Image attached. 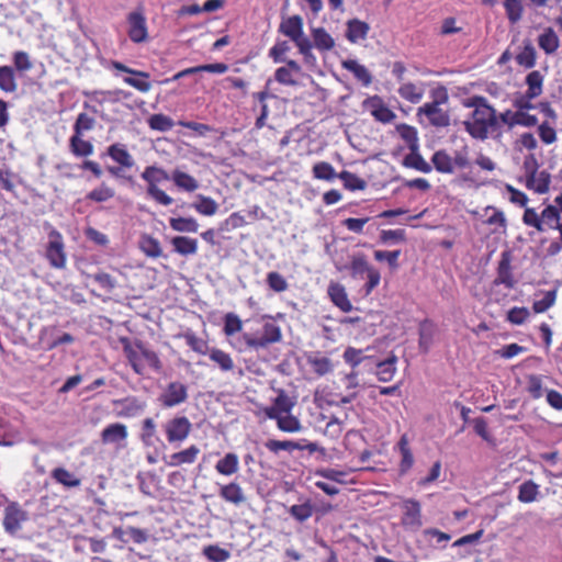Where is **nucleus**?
I'll list each match as a JSON object with an SVG mask.
<instances>
[{
	"instance_id": "obj_1",
	"label": "nucleus",
	"mask_w": 562,
	"mask_h": 562,
	"mask_svg": "<svg viewBox=\"0 0 562 562\" xmlns=\"http://www.w3.org/2000/svg\"><path fill=\"white\" fill-rule=\"evenodd\" d=\"M462 105L473 109L463 122L464 130L474 139L485 140L488 137L499 139L503 135L498 124L497 111L483 95H471L462 100Z\"/></svg>"
},
{
	"instance_id": "obj_2",
	"label": "nucleus",
	"mask_w": 562,
	"mask_h": 562,
	"mask_svg": "<svg viewBox=\"0 0 562 562\" xmlns=\"http://www.w3.org/2000/svg\"><path fill=\"white\" fill-rule=\"evenodd\" d=\"M123 351L133 370L140 375L150 372H160L162 366L156 352L136 341L132 344L128 338H121Z\"/></svg>"
},
{
	"instance_id": "obj_3",
	"label": "nucleus",
	"mask_w": 562,
	"mask_h": 562,
	"mask_svg": "<svg viewBox=\"0 0 562 562\" xmlns=\"http://www.w3.org/2000/svg\"><path fill=\"white\" fill-rule=\"evenodd\" d=\"M431 101L424 103L417 109V116H425L429 125L443 128L450 125V114L441 105L449 101L448 90L443 86H439L430 91Z\"/></svg>"
},
{
	"instance_id": "obj_4",
	"label": "nucleus",
	"mask_w": 562,
	"mask_h": 562,
	"mask_svg": "<svg viewBox=\"0 0 562 562\" xmlns=\"http://www.w3.org/2000/svg\"><path fill=\"white\" fill-rule=\"evenodd\" d=\"M261 319L263 322L261 335L256 336L248 333L243 335L244 346L255 351L267 349L282 340L281 327L274 322L273 317L263 315Z\"/></svg>"
},
{
	"instance_id": "obj_5",
	"label": "nucleus",
	"mask_w": 562,
	"mask_h": 562,
	"mask_svg": "<svg viewBox=\"0 0 562 562\" xmlns=\"http://www.w3.org/2000/svg\"><path fill=\"white\" fill-rule=\"evenodd\" d=\"M47 229V243L44 247V257L48 265L57 270H64L67 267V251L63 234L52 224L45 223Z\"/></svg>"
},
{
	"instance_id": "obj_6",
	"label": "nucleus",
	"mask_w": 562,
	"mask_h": 562,
	"mask_svg": "<svg viewBox=\"0 0 562 562\" xmlns=\"http://www.w3.org/2000/svg\"><path fill=\"white\" fill-rule=\"evenodd\" d=\"M348 270L353 279L367 278V282L363 285L366 295H370L381 282L380 271L374 266L370 265L367 256L362 252L353 254L350 257Z\"/></svg>"
},
{
	"instance_id": "obj_7",
	"label": "nucleus",
	"mask_w": 562,
	"mask_h": 562,
	"mask_svg": "<svg viewBox=\"0 0 562 562\" xmlns=\"http://www.w3.org/2000/svg\"><path fill=\"white\" fill-rule=\"evenodd\" d=\"M105 155L116 164V166H108L106 171L116 179L133 183L134 177L127 175V170L134 167L135 160L126 146L121 143L112 144L106 148Z\"/></svg>"
},
{
	"instance_id": "obj_8",
	"label": "nucleus",
	"mask_w": 562,
	"mask_h": 562,
	"mask_svg": "<svg viewBox=\"0 0 562 562\" xmlns=\"http://www.w3.org/2000/svg\"><path fill=\"white\" fill-rule=\"evenodd\" d=\"M142 178L147 183V194L161 205H170L172 198L162 189V186L169 181L168 173L157 167L148 166L142 173Z\"/></svg>"
},
{
	"instance_id": "obj_9",
	"label": "nucleus",
	"mask_w": 562,
	"mask_h": 562,
	"mask_svg": "<svg viewBox=\"0 0 562 562\" xmlns=\"http://www.w3.org/2000/svg\"><path fill=\"white\" fill-rule=\"evenodd\" d=\"M27 519V512L18 503L12 502L4 508L3 528L7 533L14 536L21 530L23 522Z\"/></svg>"
},
{
	"instance_id": "obj_10",
	"label": "nucleus",
	"mask_w": 562,
	"mask_h": 562,
	"mask_svg": "<svg viewBox=\"0 0 562 562\" xmlns=\"http://www.w3.org/2000/svg\"><path fill=\"white\" fill-rule=\"evenodd\" d=\"M363 108L375 121L389 124L396 119V114L385 104L379 95H372L363 101Z\"/></svg>"
},
{
	"instance_id": "obj_11",
	"label": "nucleus",
	"mask_w": 562,
	"mask_h": 562,
	"mask_svg": "<svg viewBox=\"0 0 562 562\" xmlns=\"http://www.w3.org/2000/svg\"><path fill=\"white\" fill-rule=\"evenodd\" d=\"M127 34L133 43H143L148 37L146 18L142 10H136L127 15Z\"/></svg>"
},
{
	"instance_id": "obj_12",
	"label": "nucleus",
	"mask_w": 562,
	"mask_h": 562,
	"mask_svg": "<svg viewBox=\"0 0 562 562\" xmlns=\"http://www.w3.org/2000/svg\"><path fill=\"white\" fill-rule=\"evenodd\" d=\"M294 406L295 402L283 390H280L272 404L263 407L262 412L267 418L274 420L280 416L291 413Z\"/></svg>"
},
{
	"instance_id": "obj_13",
	"label": "nucleus",
	"mask_w": 562,
	"mask_h": 562,
	"mask_svg": "<svg viewBox=\"0 0 562 562\" xmlns=\"http://www.w3.org/2000/svg\"><path fill=\"white\" fill-rule=\"evenodd\" d=\"M403 515L401 524L404 527L419 528L422 526L420 503L414 498H406L402 503Z\"/></svg>"
},
{
	"instance_id": "obj_14",
	"label": "nucleus",
	"mask_w": 562,
	"mask_h": 562,
	"mask_svg": "<svg viewBox=\"0 0 562 562\" xmlns=\"http://www.w3.org/2000/svg\"><path fill=\"white\" fill-rule=\"evenodd\" d=\"M526 188L538 194H546L550 190L551 175L547 170L538 171L537 167L527 172Z\"/></svg>"
},
{
	"instance_id": "obj_15",
	"label": "nucleus",
	"mask_w": 562,
	"mask_h": 562,
	"mask_svg": "<svg viewBox=\"0 0 562 562\" xmlns=\"http://www.w3.org/2000/svg\"><path fill=\"white\" fill-rule=\"evenodd\" d=\"M327 294L331 303L341 312L349 313L352 311V304L348 297L346 288L341 283L331 281L328 284Z\"/></svg>"
},
{
	"instance_id": "obj_16",
	"label": "nucleus",
	"mask_w": 562,
	"mask_h": 562,
	"mask_svg": "<svg viewBox=\"0 0 562 562\" xmlns=\"http://www.w3.org/2000/svg\"><path fill=\"white\" fill-rule=\"evenodd\" d=\"M512 256L509 251H503L497 267V277L494 280L496 285L503 284L507 289L515 286V279L512 273Z\"/></svg>"
},
{
	"instance_id": "obj_17",
	"label": "nucleus",
	"mask_w": 562,
	"mask_h": 562,
	"mask_svg": "<svg viewBox=\"0 0 562 562\" xmlns=\"http://www.w3.org/2000/svg\"><path fill=\"white\" fill-rule=\"evenodd\" d=\"M301 70L302 68L297 61L289 59L286 66L276 69L274 79L280 85L294 87L299 83L294 75L301 74Z\"/></svg>"
},
{
	"instance_id": "obj_18",
	"label": "nucleus",
	"mask_w": 562,
	"mask_h": 562,
	"mask_svg": "<svg viewBox=\"0 0 562 562\" xmlns=\"http://www.w3.org/2000/svg\"><path fill=\"white\" fill-rule=\"evenodd\" d=\"M369 31L370 25L367 22L359 19H350L346 23L345 36L350 43L356 44L366 40Z\"/></svg>"
},
{
	"instance_id": "obj_19",
	"label": "nucleus",
	"mask_w": 562,
	"mask_h": 562,
	"mask_svg": "<svg viewBox=\"0 0 562 562\" xmlns=\"http://www.w3.org/2000/svg\"><path fill=\"white\" fill-rule=\"evenodd\" d=\"M419 339L418 347L423 353H428L437 334V326L434 322L425 319L419 324Z\"/></svg>"
},
{
	"instance_id": "obj_20",
	"label": "nucleus",
	"mask_w": 562,
	"mask_h": 562,
	"mask_svg": "<svg viewBox=\"0 0 562 562\" xmlns=\"http://www.w3.org/2000/svg\"><path fill=\"white\" fill-rule=\"evenodd\" d=\"M271 82H272V80L268 79L266 82V86H265V90L252 93L254 100L257 101L260 105V114L257 117L256 123H255L257 128H262L266 125V120L269 114V108L267 104V100L270 98H274V95L272 93H270V91H269Z\"/></svg>"
},
{
	"instance_id": "obj_21",
	"label": "nucleus",
	"mask_w": 562,
	"mask_h": 562,
	"mask_svg": "<svg viewBox=\"0 0 562 562\" xmlns=\"http://www.w3.org/2000/svg\"><path fill=\"white\" fill-rule=\"evenodd\" d=\"M218 494L222 499L235 506H239L246 502L244 490L236 482L222 485Z\"/></svg>"
},
{
	"instance_id": "obj_22",
	"label": "nucleus",
	"mask_w": 562,
	"mask_h": 562,
	"mask_svg": "<svg viewBox=\"0 0 562 562\" xmlns=\"http://www.w3.org/2000/svg\"><path fill=\"white\" fill-rule=\"evenodd\" d=\"M116 404L121 406L119 416L127 418L140 415L146 407V403L144 401L134 396L117 401Z\"/></svg>"
},
{
	"instance_id": "obj_23",
	"label": "nucleus",
	"mask_w": 562,
	"mask_h": 562,
	"mask_svg": "<svg viewBox=\"0 0 562 562\" xmlns=\"http://www.w3.org/2000/svg\"><path fill=\"white\" fill-rule=\"evenodd\" d=\"M279 31L292 41H296L303 35V19L296 14L289 16L281 22Z\"/></svg>"
},
{
	"instance_id": "obj_24",
	"label": "nucleus",
	"mask_w": 562,
	"mask_h": 562,
	"mask_svg": "<svg viewBox=\"0 0 562 562\" xmlns=\"http://www.w3.org/2000/svg\"><path fill=\"white\" fill-rule=\"evenodd\" d=\"M127 428L124 424L114 423L108 425L101 432L103 443H116L127 438Z\"/></svg>"
},
{
	"instance_id": "obj_25",
	"label": "nucleus",
	"mask_w": 562,
	"mask_h": 562,
	"mask_svg": "<svg viewBox=\"0 0 562 562\" xmlns=\"http://www.w3.org/2000/svg\"><path fill=\"white\" fill-rule=\"evenodd\" d=\"M341 67L355 76V78L364 87L372 83V76L368 68L359 64L356 59H347L341 61Z\"/></svg>"
},
{
	"instance_id": "obj_26",
	"label": "nucleus",
	"mask_w": 562,
	"mask_h": 562,
	"mask_svg": "<svg viewBox=\"0 0 562 562\" xmlns=\"http://www.w3.org/2000/svg\"><path fill=\"white\" fill-rule=\"evenodd\" d=\"M539 47L548 55L554 54L559 46L560 40L552 27H547L538 37Z\"/></svg>"
},
{
	"instance_id": "obj_27",
	"label": "nucleus",
	"mask_w": 562,
	"mask_h": 562,
	"mask_svg": "<svg viewBox=\"0 0 562 562\" xmlns=\"http://www.w3.org/2000/svg\"><path fill=\"white\" fill-rule=\"evenodd\" d=\"M215 470L218 474L231 476L239 470V458L234 452L226 453L215 464Z\"/></svg>"
},
{
	"instance_id": "obj_28",
	"label": "nucleus",
	"mask_w": 562,
	"mask_h": 562,
	"mask_svg": "<svg viewBox=\"0 0 562 562\" xmlns=\"http://www.w3.org/2000/svg\"><path fill=\"white\" fill-rule=\"evenodd\" d=\"M398 450L401 452L400 472L406 473L414 464V456L409 448V439L406 434L402 435L397 442Z\"/></svg>"
},
{
	"instance_id": "obj_29",
	"label": "nucleus",
	"mask_w": 562,
	"mask_h": 562,
	"mask_svg": "<svg viewBox=\"0 0 562 562\" xmlns=\"http://www.w3.org/2000/svg\"><path fill=\"white\" fill-rule=\"evenodd\" d=\"M397 357L395 355L390 356L383 361L376 362L375 374L381 382H389L393 379L396 372Z\"/></svg>"
},
{
	"instance_id": "obj_30",
	"label": "nucleus",
	"mask_w": 562,
	"mask_h": 562,
	"mask_svg": "<svg viewBox=\"0 0 562 562\" xmlns=\"http://www.w3.org/2000/svg\"><path fill=\"white\" fill-rule=\"evenodd\" d=\"M114 196L115 190L105 182H101L98 187H95L86 194L85 200L95 203H104L110 201Z\"/></svg>"
},
{
	"instance_id": "obj_31",
	"label": "nucleus",
	"mask_w": 562,
	"mask_h": 562,
	"mask_svg": "<svg viewBox=\"0 0 562 562\" xmlns=\"http://www.w3.org/2000/svg\"><path fill=\"white\" fill-rule=\"evenodd\" d=\"M451 161V155L445 149L435 151L431 157L434 168L440 173L451 175L454 172Z\"/></svg>"
},
{
	"instance_id": "obj_32",
	"label": "nucleus",
	"mask_w": 562,
	"mask_h": 562,
	"mask_svg": "<svg viewBox=\"0 0 562 562\" xmlns=\"http://www.w3.org/2000/svg\"><path fill=\"white\" fill-rule=\"evenodd\" d=\"M70 151L77 157H88L93 154V145L91 142L82 138V135L72 134L69 139Z\"/></svg>"
},
{
	"instance_id": "obj_33",
	"label": "nucleus",
	"mask_w": 562,
	"mask_h": 562,
	"mask_svg": "<svg viewBox=\"0 0 562 562\" xmlns=\"http://www.w3.org/2000/svg\"><path fill=\"white\" fill-rule=\"evenodd\" d=\"M314 46L321 52H328L335 47V40L324 27L312 29Z\"/></svg>"
},
{
	"instance_id": "obj_34",
	"label": "nucleus",
	"mask_w": 562,
	"mask_h": 562,
	"mask_svg": "<svg viewBox=\"0 0 562 562\" xmlns=\"http://www.w3.org/2000/svg\"><path fill=\"white\" fill-rule=\"evenodd\" d=\"M400 97L413 104L418 103L424 97V89L414 82H404L397 90Z\"/></svg>"
},
{
	"instance_id": "obj_35",
	"label": "nucleus",
	"mask_w": 562,
	"mask_h": 562,
	"mask_svg": "<svg viewBox=\"0 0 562 562\" xmlns=\"http://www.w3.org/2000/svg\"><path fill=\"white\" fill-rule=\"evenodd\" d=\"M207 355L210 360L217 364L218 368L224 372L232 371L235 368L232 356L222 349L211 348Z\"/></svg>"
},
{
	"instance_id": "obj_36",
	"label": "nucleus",
	"mask_w": 562,
	"mask_h": 562,
	"mask_svg": "<svg viewBox=\"0 0 562 562\" xmlns=\"http://www.w3.org/2000/svg\"><path fill=\"white\" fill-rule=\"evenodd\" d=\"M307 363L318 376L328 374L334 368L331 360L319 353L307 356Z\"/></svg>"
},
{
	"instance_id": "obj_37",
	"label": "nucleus",
	"mask_w": 562,
	"mask_h": 562,
	"mask_svg": "<svg viewBox=\"0 0 562 562\" xmlns=\"http://www.w3.org/2000/svg\"><path fill=\"white\" fill-rule=\"evenodd\" d=\"M403 166L406 168L418 170L424 173H429L432 169L430 164H428L424 159V157L418 153L417 149L411 150V153L404 157Z\"/></svg>"
},
{
	"instance_id": "obj_38",
	"label": "nucleus",
	"mask_w": 562,
	"mask_h": 562,
	"mask_svg": "<svg viewBox=\"0 0 562 562\" xmlns=\"http://www.w3.org/2000/svg\"><path fill=\"white\" fill-rule=\"evenodd\" d=\"M52 477L65 487H78L81 480L65 468H56L52 471Z\"/></svg>"
},
{
	"instance_id": "obj_39",
	"label": "nucleus",
	"mask_w": 562,
	"mask_h": 562,
	"mask_svg": "<svg viewBox=\"0 0 562 562\" xmlns=\"http://www.w3.org/2000/svg\"><path fill=\"white\" fill-rule=\"evenodd\" d=\"M0 89L13 93L18 89L14 69L10 66H0Z\"/></svg>"
},
{
	"instance_id": "obj_40",
	"label": "nucleus",
	"mask_w": 562,
	"mask_h": 562,
	"mask_svg": "<svg viewBox=\"0 0 562 562\" xmlns=\"http://www.w3.org/2000/svg\"><path fill=\"white\" fill-rule=\"evenodd\" d=\"M265 447L272 453L277 454L281 450L293 452L294 450H302L304 446L300 445L293 440H277V439H268L265 442Z\"/></svg>"
},
{
	"instance_id": "obj_41",
	"label": "nucleus",
	"mask_w": 562,
	"mask_h": 562,
	"mask_svg": "<svg viewBox=\"0 0 562 562\" xmlns=\"http://www.w3.org/2000/svg\"><path fill=\"white\" fill-rule=\"evenodd\" d=\"M228 70V65L224 63L205 64L196 67L188 68L178 72V79L195 72H212L225 74Z\"/></svg>"
},
{
	"instance_id": "obj_42",
	"label": "nucleus",
	"mask_w": 562,
	"mask_h": 562,
	"mask_svg": "<svg viewBox=\"0 0 562 562\" xmlns=\"http://www.w3.org/2000/svg\"><path fill=\"white\" fill-rule=\"evenodd\" d=\"M99 288L106 294H111L117 286L116 279L105 271H98L89 276Z\"/></svg>"
},
{
	"instance_id": "obj_43",
	"label": "nucleus",
	"mask_w": 562,
	"mask_h": 562,
	"mask_svg": "<svg viewBox=\"0 0 562 562\" xmlns=\"http://www.w3.org/2000/svg\"><path fill=\"white\" fill-rule=\"evenodd\" d=\"M338 178L342 181L344 187L349 191H362L367 188V182L350 171H340L338 173Z\"/></svg>"
},
{
	"instance_id": "obj_44",
	"label": "nucleus",
	"mask_w": 562,
	"mask_h": 562,
	"mask_svg": "<svg viewBox=\"0 0 562 562\" xmlns=\"http://www.w3.org/2000/svg\"><path fill=\"white\" fill-rule=\"evenodd\" d=\"M288 513L292 518H294L299 522H304L308 520L314 514V506L310 501L304 502L303 504L292 505Z\"/></svg>"
},
{
	"instance_id": "obj_45",
	"label": "nucleus",
	"mask_w": 562,
	"mask_h": 562,
	"mask_svg": "<svg viewBox=\"0 0 562 562\" xmlns=\"http://www.w3.org/2000/svg\"><path fill=\"white\" fill-rule=\"evenodd\" d=\"M539 486L532 480H528L520 484L518 490V501L525 504L532 503L537 499Z\"/></svg>"
},
{
	"instance_id": "obj_46",
	"label": "nucleus",
	"mask_w": 562,
	"mask_h": 562,
	"mask_svg": "<svg viewBox=\"0 0 562 562\" xmlns=\"http://www.w3.org/2000/svg\"><path fill=\"white\" fill-rule=\"evenodd\" d=\"M193 207L198 213L205 216H212L216 214L218 210V205L215 200L202 194L198 195V200L193 203Z\"/></svg>"
},
{
	"instance_id": "obj_47",
	"label": "nucleus",
	"mask_w": 562,
	"mask_h": 562,
	"mask_svg": "<svg viewBox=\"0 0 562 562\" xmlns=\"http://www.w3.org/2000/svg\"><path fill=\"white\" fill-rule=\"evenodd\" d=\"M503 5L508 21L513 24L519 22L524 14V4L521 0H504Z\"/></svg>"
},
{
	"instance_id": "obj_48",
	"label": "nucleus",
	"mask_w": 562,
	"mask_h": 562,
	"mask_svg": "<svg viewBox=\"0 0 562 562\" xmlns=\"http://www.w3.org/2000/svg\"><path fill=\"white\" fill-rule=\"evenodd\" d=\"M542 226L547 225L549 228L554 229V226L562 224L560 210L555 205H547L540 214Z\"/></svg>"
},
{
	"instance_id": "obj_49",
	"label": "nucleus",
	"mask_w": 562,
	"mask_h": 562,
	"mask_svg": "<svg viewBox=\"0 0 562 562\" xmlns=\"http://www.w3.org/2000/svg\"><path fill=\"white\" fill-rule=\"evenodd\" d=\"M543 76L539 70L530 71L526 77L527 90L530 95L539 97L543 91Z\"/></svg>"
},
{
	"instance_id": "obj_50",
	"label": "nucleus",
	"mask_w": 562,
	"mask_h": 562,
	"mask_svg": "<svg viewBox=\"0 0 562 562\" xmlns=\"http://www.w3.org/2000/svg\"><path fill=\"white\" fill-rule=\"evenodd\" d=\"M278 428L283 432H297L302 429L300 419L291 413L274 419Z\"/></svg>"
},
{
	"instance_id": "obj_51",
	"label": "nucleus",
	"mask_w": 562,
	"mask_h": 562,
	"mask_svg": "<svg viewBox=\"0 0 562 562\" xmlns=\"http://www.w3.org/2000/svg\"><path fill=\"white\" fill-rule=\"evenodd\" d=\"M313 176L318 180L331 181L338 173H336L334 167L327 161H318L313 166Z\"/></svg>"
},
{
	"instance_id": "obj_52",
	"label": "nucleus",
	"mask_w": 562,
	"mask_h": 562,
	"mask_svg": "<svg viewBox=\"0 0 562 562\" xmlns=\"http://www.w3.org/2000/svg\"><path fill=\"white\" fill-rule=\"evenodd\" d=\"M400 136L408 144L411 150L418 149L417 130L414 126L402 123L396 126Z\"/></svg>"
},
{
	"instance_id": "obj_53",
	"label": "nucleus",
	"mask_w": 562,
	"mask_h": 562,
	"mask_svg": "<svg viewBox=\"0 0 562 562\" xmlns=\"http://www.w3.org/2000/svg\"><path fill=\"white\" fill-rule=\"evenodd\" d=\"M138 244L140 250L149 257L156 258L161 254L159 241L149 235H143Z\"/></svg>"
},
{
	"instance_id": "obj_54",
	"label": "nucleus",
	"mask_w": 562,
	"mask_h": 562,
	"mask_svg": "<svg viewBox=\"0 0 562 562\" xmlns=\"http://www.w3.org/2000/svg\"><path fill=\"white\" fill-rule=\"evenodd\" d=\"M342 358L347 364L352 369H356L364 360H371L372 357L363 355L361 349L353 347H347L344 351Z\"/></svg>"
},
{
	"instance_id": "obj_55",
	"label": "nucleus",
	"mask_w": 562,
	"mask_h": 562,
	"mask_svg": "<svg viewBox=\"0 0 562 562\" xmlns=\"http://www.w3.org/2000/svg\"><path fill=\"white\" fill-rule=\"evenodd\" d=\"M241 329L243 322L238 315H236L235 313L225 314L223 333L225 334L226 337H232L235 334L241 331Z\"/></svg>"
},
{
	"instance_id": "obj_56",
	"label": "nucleus",
	"mask_w": 562,
	"mask_h": 562,
	"mask_svg": "<svg viewBox=\"0 0 562 562\" xmlns=\"http://www.w3.org/2000/svg\"><path fill=\"white\" fill-rule=\"evenodd\" d=\"M536 57L535 47L531 44H527L521 52L517 54L516 61L525 68H532L536 65Z\"/></svg>"
},
{
	"instance_id": "obj_57",
	"label": "nucleus",
	"mask_w": 562,
	"mask_h": 562,
	"mask_svg": "<svg viewBox=\"0 0 562 562\" xmlns=\"http://www.w3.org/2000/svg\"><path fill=\"white\" fill-rule=\"evenodd\" d=\"M374 259L379 262L385 261L392 270L398 268V258L401 250H375L373 252Z\"/></svg>"
},
{
	"instance_id": "obj_58",
	"label": "nucleus",
	"mask_w": 562,
	"mask_h": 562,
	"mask_svg": "<svg viewBox=\"0 0 562 562\" xmlns=\"http://www.w3.org/2000/svg\"><path fill=\"white\" fill-rule=\"evenodd\" d=\"M203 554L206 557L207 560L212 562H225L231 557L228 550L215 544L204 547Z\"/></svg>"
},
{
	"instance_id": "obj_59",
	"label": "nucleus",
	"mask_w": 562,
	"mask_h": 562,
	"mask_svg": "<svg viewBox=\"0 0 562 562\" xmlns=\"http://www.w3.org/2000/svg\"><path fill=\"white\" fill-rule=\"evenodd\" d=\"M522 223L526 226L533 227L537 232L542 233L546 231V227L542 226V220L540 218V215L532 207H525L522 214Z\"/></svg>"
},
{
	"instance_id": "obj_60",
	"label": "nucleus",
	"mask_w": 562,
	"mask_h": 562,
	"mask_svg": "<svg viewBox=\"0 0 562 562\" xmlns=\"http://www.w3.org/2000/svg\"><path fill=\"white\" fill-rule=\"evenodd\" d=\"M406 232L402 228L397 229H383L380 233V243L389 245L392 243H405Z\"/></svg>"
},
{
	"instance_id": "obj_61",
	"label": "nucleus",
	"mask_w": 562,
	"mask_h": 562,
	"mask_svg": "<svg viewBox=\"0 0 562 562\" xmlns=\"http://www.w3.org/2000/svg\"><path fill=\"white\" fill-rule=\"evenodd\" d=\"M555 301L557 290L547 291L543 299L533 302L532 310L537 314L544 313L555 304Z\"/></svg>"
},
{
	"instance_id": "obj_62",
	"label": "nucleus",
	"mask_w": 562,
	"mask_h": 562,
	"mask_svg": "<svg viewBox=\"0 0 562 562\" xmlns=\"http://www.w3.org/2000/svg\"><path fill=\"white\" fill-rule=\"evenodd\" d=\"M452 166L456 169H465L470 166V149L467 145L453 151Z\"/></svg>"
},
{
	"instance_id": "obj_63",
	"label": "nucleus",
	"mask_w": 562,
	"mask_h": 562,
	"mask_svg": "<svg viewBox=\"0 0 562 562\" xmlns=\"http://www.w3.org/2000/svg\"><path fill=\"white\" fill-rule=\"evenodd\" d=\"M94 117L87 113H80L78 114L74 125V134L83 135L85 132L91 131L94 127Z\"/></svg>"
},
{
	"instance_id": "obj_64",
	"label": "nucleus",
	"mask_w": 562,
	"mask_h": 562,
	"mask_svg": "<svg viewBox=\"0 0 562 562\" xmlns=\"http://www.w3.org/2000/svg\"><path fill=\"white\" fill-rule=\"evenodd\" d=\"M530 316L527 307L514 306L507 312L506 319L513 325H522Z\"/></svg>"
}]
</instances>
